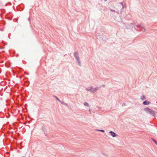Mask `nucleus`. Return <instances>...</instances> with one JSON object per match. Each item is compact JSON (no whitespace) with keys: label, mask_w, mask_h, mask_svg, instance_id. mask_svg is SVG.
I'll list each match as a JSON object with an SVG mask.
<instances>
[{"label":"nucleus","mask_w":157,"mask_h":157,"mask_svg":"<svg viewBox=\"0 0 157 157\" xmlns=\"http://www.w3.org/2000/svg\"><path fill=\"white\" fill-rule=\"evenodd\" d=\"M99 131H100L102 132H105L104 130H99Z\"/></svg>","instance_id":"obj_8"},{"label":"nucleus","mask_w":157,"mask_h":157,"mask_svg":"<svg viewBox=\"0 0 157 157\" xmlns=\"http://www.w3.org/2000/svg\"><path fill=\"white\" fill-rule=\"evenodd\" d=\"M141 100H144V99H146V98H145V96H144V95H143V96L141 97Z\"/></svg>","instance_id":"obj_6"},{"label":"nucleus","mask_w":157,"mask_h":157,"mask_svg":"<svg viewBox=\"0 0 157 157\" xmlns=\"http://www.w3.org/2000/svg\"><path fill=\"white\" fill-rule=\"evenodd\" d=\"M75 55H76V54H75V56L76 57V58L77 60L78 61V63H79V65H80V62L79 61V59L78 58V57H77L76 56H75Z\"/></svg>","instance_id":"obj_5"},{"label":"nucleus","mask_w":157,"mask_h":157,"mask_svg":"<svg viewBox=\"0 0 157 157\" xmlns=\"http://www.w3.org/2000/svg\"><path fill=\"white\" fill-rule=\"evenodd\" d=\"M98 89V88H93L92 87H90L88 88L87 89V90L91 92H94L96 91Z\"/></svg>","instance_id":"obj_2"},{"label":"nucleus","mask_w":157,"mask_h":157,"mask_svg":"<svg viewBox=\"0 0 157 157\" xmlns=\"http://www.w3.org/2000/svg\"><path fill=\"white\" fill-rule=\"evenodd\" d=\"M152 140L153 141L155 142V144H157V143H156V141L155 140H154V139H152Z\"/></svg>","instance_id":"obj_10"},{"label":"nucleus","mask_w":157,"mask_h":157,"mask_svg":"<svg viewBox=\"0 0 157 157\" xmlns=\"http://www.w3.org/2000/svg\"><path fill=\"white\" fill-rule=\"evenodd\" d=\"M107 1V0H105V1Z\"/></svg>","instance_id":"obj_12"},{"label":"nucleus","mask_w":157,"mask_h":157,"mask_svg":"<svg viewBox=\"0 0 157 157\" xmlns=\"http://www.w3.org/2000/svg\"><path fill=\"white\" fill-rule=\"evenodd\" d=\"M144 110L147 113H149L152 116H155V113L151 109L148 108H146L144 109Z\"/></svg>","instance_id":"obj_1"},{"label":"nucleus","mask_w":157,"mask_h":157,"mask_svg":"<svg viewBox=\"0 0 157 157\" xmlns=\"http://www.w3.org/2000/svg\"><path fill=\"white\" fill-rule=\"evenodd\" d=\"M152 140L153 141L155 142V144H157V143H156V141L155 140H154V139H152Z\"/></svg>","instance_id":"obj_9"},{"label":"nucleus","mask_w":157,"mask_h":157,"mask_svg":"<svg viewBox=\"0 0 157 157\" xmlns=\"http://www.w3.org/2000/svg\"><path fill=\"white\" fill-rule=\"evenodd\" d=\"M109 133H110L111 134V136L113 137H116V133L115 132H112V131H110L109 132Z\"/></svg>","instance_id":"obj_3"},{"label":"nucleus","mask_w":157,"mask_h":157,"mask_svg":"<svg viewBox=\"0 0 157 157\" xmlns=\"http://www.w3.org/2000/svg\"><path fill=\"white\" fill-rule=\"evenodd\" d=\"M150 102L147 100H146L143 102V104L145 105H148L150 104Z\"/></svg>","instance_id":"obj_4"},{"label":"nucleus","mask_w":157,"mask_h":157,"mask_svg":"<svg viewBox=\"0 0 157 157\" xmlns=\"http://www.w3.org/2000/svg\"><path fill=\"white\" fill-rule=\"evenodd\" d=\"M56 99L59 101V102L60 101V100H59V99L57 98V97H56Z\"/></svg>","instance_id":"obj_11"},{"label":"nucleus","mask_w":157,"mask_h":157,"mask_svg":"<svg viewBox=\"0 0 157 157\" xmlns=\"http://www.w3.org/2000/svg\"><path fill=\"white\" fill-rule=\"evenodd\" d=\"M84 104L86 106H89V104L86 102H85V103H84Z\"/></svg>","instance_id":"obj_7"}]
</instances>
